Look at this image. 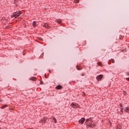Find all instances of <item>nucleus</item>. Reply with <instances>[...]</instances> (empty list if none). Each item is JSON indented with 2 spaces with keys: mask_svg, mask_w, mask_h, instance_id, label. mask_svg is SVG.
I'll return each mask as SVG.
<instances>
[{
  "mask_svg": "<svg viewBox=\"0 0 129 129\" xmlns=\"http://www.w3.org/2000/svg\"><path fill=\"white\" fill-rule=\"evenodd\" d=\"M88 120H91V118H88V119H86V122H85V123H86V124H87V121H88Z\"/></svg>",
  "mask_w": 129,
  "mask_h": 129,
  "instance_id": "nucleus-13",
  "label": "nucleus"
},
{
  "mask_svg": "<svg viewBox=\"0 0 129 129\" xmlns=\"http://www.w3.org/2000/svg\"><path fill=\"white\" fill-rule=\"evenodd\" d=\"M116 129H120V126L117 125Z\"/></svg>",
  "mask_w": 129,
  "mask_h": 129,
  "instance_id": "nucleus-19",
  "label": "nucleus"
},
{
  "mask_svg": "<svg viewBox=\"0 0 129 129\" xmlns=\"http://www.w3.org/2000/svg\"><path fill=\"white\" fill-rule=\"evenodd\" d=\"M86 125H87V126H89V127H94V126H96V124H95V123L92 121H90L87 123Z\"/></svg>",
  "mask_w": 129,
  "mask_h": 129,
  "instance_id": "nucleus-2",
  "label": "nucleus"
},
{
  "mask_svg": "<svg viewBox=\"0 0 129 129\" xmlns=\"http://www.w3.org/2000/svg\"><path fill=\"white\" fill-rule=\"evenodd\" d=\"M49 73H51V70H49Z\"/></svg>",
  "mask_w": 129,
  "mask_h": 129,
  "instance_id": "nucleus-25",
  "label": "nucleus"
},
{
  "mask_svg": "<svg viewBox=\"0 0 129 129\" xmlns=\"http://www.w3.org/2000/svg\"><path fill=\"white\" fill-rule=\"evenodd\" d=\"M82 76H85V74H82Z\"/></svg>",
  "mask_w": 129,
  "mask_h": 129,
  "instance_id": "nucleus-22",
  "label": "nucleus"
},
{
  "mask_svg": "<svg viewBox=\"0 0 129 129\" xmlns=\"http://www.w3.org/2000/svg\"><path fill=\"white\" fill-rule=\"evenodd\" d=\"M55 23H57V24H61L62 23V20L61 19H56L55 20Z\"/></svg>",
  "mask_w": 129,
  "mask_h": 129,
  "instance_id": "nucleus-8",
  "label": "nucleus"
},
{
  "mask_svg": "<svg viewBox=\"0 0 129 129\" xmlns=\"http://www.w3.org/2000/svg\"><path fill=\"white\" fill-rule=\"evenodd\" d=\"M120 111H121V112H123V108H120Z\"/></svg>",
  "mask_w": 129,
  "mask_h": 129,
  "instance_id": "nucleus-20",
  "label": "nucleus"
},
{
  "mask_svg": "<svg viewBox=\"0 0 129 129\" xmlns=\"http://www.w3.org/2000/svg\"><path fill=\"white\" fill-rule=\"evenodd\" d=\"M21 14V11L14 12L13 15L11 16V18L16 19V18H18Z\"/></svg>",
  "mask_w": 129,
  "mask_h": 129,
  "instance_id": "nucleus-1",
  "label": "nucleus"
},
{
  "mask_svg": "<svg viewBox=\"0 0 129 129\" xmlns=\"http://www.w3.org/2000/svg\"><path fill=\"white\" fill-rule=\"evenodd\" d=\"M124 111L125 112H127L128 111H129V108L128 107H126L124 110Z\"/></svg>",
  "mask_w": 129,
  "mask_h": 129,
  "instance_id": "nucleus-11",
  "label": "nucleus"
},
{
  "mask_svg": "<svg viewBox=\"0 0 129 129\" xmlns=\"http://www.w3.org/2000/svg\"><path fill=\"white\" fill-rule=\"evenodd\" d=\"M71 106H72L73 108H78V107H79L78 104H76V103H72Z\"/></svg>",
  "mask_w": 129,
  "mask_h": 129,
  "instance_id": "nucleus-4",
  "label": "nucleus"
},
{
  "mask_svg": "<svg viewBox=\"0 0 129 129\" xmlns=\"http://www.w3.org/2000/svg\"><path fill=\"white\" fill-rule=\"evenodd\" d=\"M110 61L113 63H114V62H115L114 59H113V58L111 59Z\"/></svg>",
  "mask_w": 129,
  "mask_h": 129,
  "instance_id": "nucleus-16",
  "label": "nucleus"
},
{
  "mask_svg": "<svg viewBox=\"0 0 129 129\" xmlns=\"http://www.w3.org/2000/svg\"><path fill=\"white\" fill-rule=\"evenodd\" d=\"M84 121H85V118H84V117L81 118L79 120V122L80 124H83Z\"/></svg>",
  "mask_w": 129,
  "mask_h": 129,
  "instance_id": "nucleus-5",
  "label": "nucleus"
},
{
  "mask_svg": "<svg viewBox=\"0 0 129 129\" xmlns=\"http://www.w3.org/2000/svg\"><path fill=\"white\" fill-rule=\"evenodd\" d=\"M77 69L78 70H81V69H79V68H78V66H77Z\"/></svg>",
  "mask_w": 129,
  "mask_h": 129,
  "instance_id": "nucleus-21",
  "label": "nucleus"
},
{
  "mask_svg": "<svg viewBox=\"0 0 129 129\" xmlns=\"http://www.w3.org/2000/svg\"><path fill=\"white\" fill-rule=\"evenodd\" d=\"M75 2L76 4H78V3H79V0H75Z\"/></svg>",
  "mask_w": 129,
  "mask_h": 129,
  "instance_id": "nucleus-18",
  "label": "nucleus"
},
{
  "mask_svg": "<svg viewBox=\"0 0 129 129\" xmlns=\"http://www.w3.org/2000/svg\"><path fill=\"white\" fill-rule=\"evenodd\" d=\"M47 117H44L43 118H41V120L39 121L40 123H42V124H44L47 122Z\"/></svg>",
  "mask_w": 129,
  "mask_h": 129,
  "instance_id": "nucleus-3",
  "label": "nucleus"
},
{
  "mask_svg": "<svg viewBox=\"0 0 129 129\" xmlns=\"http://www.w3.org/2000/svg\"><path fill=\"white\" fill-rule=\"evenodd\" d=\"M49 119H51L54 123H56L57 122V119L54 116H51L50 118H49Z\"/></svg>",
  "mask_w": 129,
  "mask_h": 129,
  "instance_id": "nucleus-6",
  "label": "nucleus"
},
{
  "mask_svg": "<svg viewBox=\"0 0 129 129\" xmlns=\"http://www.w3.org/2000/svg\"><path fill=\"white\" fill-rule=\"evenodd\" d=\"M40 84H43V81L40 82Z\"/></svg>",
  "mask_w": 129,
  "mask_h": 129,
  "instance_id": "nucleus-24",
  "label": "nucleus"
},
{
  "mask_svg": "<svg viewBox=\"0 0 129 129\" xmlns=\"http://www.w3.org/2000/svg\"><path fill=\"white\" fill-rule=\"evenodd\" d=\"M56 89H57V90H60V89H62V88H63V87H62V86L61 85H58L56 87Z\"/></svg>",
  "mask_w": 129,
  "mask_h": 129,
  "instance_id": "nucleus-9",
  "label": "nucleus"
},
{
  "mask_svg": "<svg viewBox=\"0 0 129 129\" xmlns=\"http://www.w3.org/2000/svg\"><path fill=\"white\" fill-rule=\"evenodd\" d=\"M120 106H121V107L122 106V105H121V104H120Z\"/></svg>",
  "mask_w": 129,
  "mask_h": 129,
  "instance_id": "nucleus-26",
  "label": "nucleus"
},
{
  "mask_svg": "<svg viewBox=\"0 0 129 129\" xmlns=\"http://www.w3.org/2000/svg\"><path fill=\"white\" fill-rule=\"evenodd\" d=\"M32 25L33 27H35L36 26V21H33Z\"/></svg>",
  "mask_w": 129,
  "mask_h": 129,
  "instance_id": "nucleus-15",
  "label": "nucleus"
},
{
  "mask_svg": "<svg viewBox=\"0 0 129 129\" xmlns=\"http://www.w3.org/2000/svg\"><path fill=\"white\" fill-rule=\"evenodd\" d=\"M127 75L129 76V72L126 73Z\"/></svg>",
  "mask_w": 129,
  "mask_h": 129,
  "instance_id": "nucleus-23",
  "label": "nucleus"
},
{
  "mask_svg": "<svg viewBox=\"0 0 129 129\" xmlns=\"http://www.w3.org/2000/svg\"><path fill=\"white\" fill-rule=\"evenodd\" d=\"M43 27H44V28H46L47 29V28H48V26L47 23H45V24H43Z\"/></svg>",
  "mask_w": 129,
  "mask_h": 129,
  "instance_id": "nucleus-10",
  "label": "nucleus"
},
{
  "mask_svg": "<svg viewBox=\"0 0 129 129\" xmlns=\"http://www.w3.org/2000/svg\"><path fill=\"white\" fill-rule=\"evenodd\" d=\"M7 106H8L7 105H3V106H2L1 107V108H2V109H4V108H5L6 107H7Z\"/></svg>",
  "mask_w": 129,
  "mask_h": 129,
  "instance_id": "nucleus-14",
  "label": "nucleus"
},
{
  "mask_svg": "<svg viewBox=\"0 0 129 129\" xmlns=\"http://www.w3.org/2000/svg\"><path fill=\"white\" fill-rule=\"evenodd\" d=\"M102 77H103V76L102 75H100L96 77L97 80H101Z\"/></svg>",
  "mask_w": 129,
  "mask_h": 129,
  "instance_id": "nucleus-7",
  "label": "nucleus"
},
{
  "mask_svg": "<svg viewBox=\"0 0 129 129\" xmlns=\"http://www.w3.org/2000/svg\"><path fill=\"white\" fill-rule=\"evenodd\" d=\"M31 80H33V81H36L37 80V78L33 77L31 79Z\"/></svg>",
  "mask_w": 129,
  "mask_h": 129,
  "instance_id": "nucleus-12",
  "label": "nucleus"
},
{
  "mask_svg": "<svg viewBox=\"0 0 129 129\" xmlns=\"http://www.w3.org/2000/svg\"><path fill=\"white\" fill-rule=\"evenodd\" d=\"M97 64H98V65L99 66H102L101 65V62H98L97 63Z\"/></svg>",
  "mask_w": 129,
  "mask_h": 129,
  "instance_id": "nucleus-17",
  "label": "nucleus"
}]
</instances>
